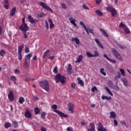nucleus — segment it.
<instances>
[{
  "label": "nucleus",
  "mask_w": 131,
  "mask_h": 131,
  "mask_svg": "<svg viewBox=\"0 0 131 131\" xmlns=\"http://www.w3.org/2000/svg\"><path fill=\"white\" fill-rule=\"evenodd\" d=\"M25 101V99L23 97H20L18 99V102L19 104H23Z\"/></svg>",
  "instance_id": "30"
},
{
  "label": "nucleus",
  "mask_w": 131,
  "mask_h": 131,
  "mask_svg": "<svg viewBox=\"0 0 131 131\" xmlns=\"http://www.w3.org/2000/svg\"><path fill=\"white\" fill-rule=\"evenodd\" d=\"M67 131H73V129H71V127H68L67 128Z\"/></svg>",
  "instance_id": "63"
},
{
  "label": "nucleus",
  "mask_w": 131,
  "mask_h": 131,
  "mask_svg": "<svg viewBox=\"0 0 131 131\" xmlns=\"http://www.w3.org/2000/svg\"><path fill=\"white\" fill-rule=\"evenodd\" d=\"M19 29H20L21 31H27L28 29H29V28L27 26V24H22L19 27Z\"/></svg>",
  "instance_id": "9"
},
{
  "label": "nucleus",
  "mask_w": 131,
  "mask_h": 131,
  "mask_svg": "<svg viewBox=\"0 0 131 131\" xmlns=\"http://www.w3.org/2000/svg\"><path fill=\"white\" fill-rule=\"evenodd\" d=\"M103 57H104V58H106L107 60H108V61H110V62H111V63H113V64H115V63H116V60L109 58V57H108V56L106 54H104Z\"/></svg>",
  "instance_id": "15"
},
{
  "label": "nucleus",
  "mask_w": 131,
  "mask_h": 131,
  "mask_svg": "<svg viewBox=\"0 0 131 131\" xmlns=\"http://www.w3.org/2000/svg\"><path fill=\"white\" fill-rule=\"evenodd\" d=\"M58 68L57 67H55V68L53 70V72L54 73H58Z\"/></svg>",
  "instance_id": "52"
},
{
  "label": "nucleus",
  "mask_w": 131,
  "mask_h": 131,
  "mask_svg": "<svg viewBox=\"0 0 131 131\" xmlns=\"http://www.w3.org/2000/svg\"><path fill=\"white\" fill-rule=\"evenodd\" d=\"M121 77V75H120V73L119 72H118V75H116L115 77V81H118V79Z\"/></svg>",
  "instance_id": "25"
},
{
  "label": "nucleus",
  "mask_w": 131,
  "mask_h": 131,
  "mask_svg": "<svg viewBox=\"0 0 131 131\" xmlns=\"http://www.w3.org/2000/svg\"><path fill=\"white\" fill-rule=\"evenodd\" d=\"M13 124L14 127H15V128L18 127V123H17V122H16V121H13Z\"/></svg>",
  "instance_id": "48"
},
{
  "label": "nucleus",
  "mask_w": 131,
  "mask_h": 131,
  "mask_svg": "<svg viewBox=\"0 0 131 131\" xmlns=\"http://www.w3.org/2000/svg\"><path fill=\"white\" fill-rule=\"evenodd\" d=\"M111 51L117 59H118L119 60H121V56L120 55V54H119V53H118V52H117V51H116L114 48H112Z\"/></svg>",
  "instance_id": "8"
},
{
  "label": "nucleus",
  "mask_w": 131,
  "mask_h": 131,
  "mask_svg": "<svg viewBox=\"0 0 131 131\" xmlns=\"http://www.w3.org/2000/svg\"><path fill=\"white\" fill-rule=\"evenodd\" d=\"M91 128L88 129V131H95L96 127H95V124L93 123H90Z\"/></svg>",
  "instance_id": "20"
},
{
  "label": "nucleus",
  "mask_w": 131,
  "mask_h": 131,
  "mask_svg": "<svg viewBox=\"0 0 131 131\" xmlns=\"http://www.w3.org/2000/svg\"><path fill=\"white\" fill-rule=\"evenodd\" d=\"M46 115H47V114L45 112H43L41 114V118H42V119H46Z\"/></svg>",
  "instance_id": "39"
},
{
  "label": "nucleus",
  "mask_w": 131,
  "mask_h": 131,
  "mask_svg": "<svg viewBox=\"0 0 131 131\" xmlns=\"http://www.w3.org/2000/svg\"><path fill=\"white\" fill-rule=\"evenodd\" d=\"M11 80L13 81L14 83V84H16L17 83V78L15 77V76H11L10 77Z\"/></svg>",
  "instance_id": "23"
},
{
  "label": "nucleus",
  "mask_w": 131,
  "mask_h": 131,
  "mask_svg": "<svg viewBox=\"0 0 131 131\" xmlns=\"http://www.w3.org/2000/svg\"><path fill=\"white\" fill-rule=\"evenodd\" d=\"M80 25L83 26V27H84V29H85L86 28V26H85V25H84V23H83V21H80Z\"/></svg>",
  "instance_id": "47"
},
{
  "label": "nucleus",
  "mask_w": 131,
  "mask_h": 131,
  "mask_svg": "<svg viewBox=\"0 0 131 131\" xmlns=\"http://www.w3.org/2000/svg\"><path fill=\"white\" fill-rule=\"evenodd\" d=\"M25 116L26 118H30L31 117V114L28 110H26L25 112Z\"/></svg>",
  "instance_id": "11"
},
{
  "label": "nucleus",
  "mask_w": 131,
  "mask_h": 131,
  "mask_svg": "<svg viewBox=\"0 0 131 131\" xmlns=\"http://www.w3.org/2000/svg\"><path fill=\"white\" fill-rule=\"evenodd\" d=\"M69 21H70V23L73 24V25H74V26H75V27H77V25H76V24H75V21H76V19H75V18H73V17H70L69 19Z\"/></svg>",
  "instance_id": "12"
},
{
  "label": "nucleus",
  "mask_w": 131,
  "mask_h": 131,
  "mask_svg": "<svg viewBox=\"0 0 131 131\" xmlns=\"http://www.w3.org/2000/svg\"><path fill=\"white\" fill-rule=\"evenodd\" d=\"M95 40L96 43L99 46V48H101V49H104V47L103 46L102 43H101V42H100V40H99V39H95Z\"/></svg>",
  "instance_id": "19"
},
{
  "label": "nucleus",
  "mask_w": 131,
  "mask_h": 131,
  "mask_svg": "<svg viewBox=\"0 0 131 131\" xmlns=\"http://www.w3.org/2000/svg\"><path fill=\"white\" fill-rule=\"evenodd\" d=\"M4 7L5 9H6V10H9V7H10V6L9 5V4H6L4 5Z\"/></svg>",
  "instance_id": "54"
},
{
  "label": "nucleus",
  "mask_w": 131,
  "mask_h": 131,
  "mask_svg": "<svg viewBox=\"0 0 131 131\" xmlns=\"http://www.w3.org/2000/svg\"><path fill=\"white\" fill-rule=\"evenodd\" d=\"M83 59V56L79 55L77 60L75 61V63H80L81 61H82Z\"/></svg>",
  "instance_id": "22"
},
{
  "label": "nucleus",
  "mask_w": 131,
  "mask_h": 131,
  "mask_svg": "<svg viewBox=\"0 0 131 131\" xmlns=\"http://www.w3.org/2000/svg\"><path fill=\"white\" fill-rule=\"evenodd\" d=\"M24 67H25L26 69H28V67H29V63H28V62L27 60H25V61L24 62Z\"/></svg>",
  "instance_id": "32"
},
{
  "label": "nucleus",
  "mask_w": 131,
  "mask_h": 131,
  "mask_svg": "<svg viewBox=\"0 0 131 131\" xmlns=\"http://www.w3.org/2000/svg\"><path fill=\"white\" fill-rule=\"evenodd\" d=\"M68 72L69 74H72V66H71V64L69 63L68 65Z\"/></svg>",
  "instance_id": "18"
},
{
  "label": "nucleus",
  "mask_w": 131,
  "mask_h": 131,
  "mask_svg": "<svg viewBox=\"0 0 131 131\" xmlns=\"http://www.w3.org/2000/svg\"><path fill=\"white\" fill-rule=\"evenodd\" d=\"M34 101H38V97L37 96H34Z\"/></svg>",
  "instance_id": "60"
},
{
  "label": "nucleus",
  "mask_w": 131,
  "mask_h": 131,
  "mask_svg": "<svg viewBox=\"0 0 131 131\" xmlns=\"http://www.w3.org/2000/svg\"><path fill=\"white\" fill-rule=\"evenodd\" d=\"M91 91L92 93H94L95 91H98V89H97V87L94 86L91 89Z\"/></svg>",
  "instance_id": "49"
},
{
  "label": "nucleus",
  "mask_w": 131,
  "mask_h": 131,
  "mask_svg": "<svg viewBox=\"0 0 131 131\" xmlns=\"http://www.w3.org/2000/svg\"><path fill=\"white\" fill-rule=\"evenodd\" d=\"M89 31H90V33H92V34H93V35H95V33H94V30H93V29H90L89 30Z\"/></svg>",
  "instance_id": "59"
},
{
  "label": "nucleus",
  "mask_w": 131,
  "mask_h": 131,
  "mask_svg": "<svg viewBox=\"0 0 131 131\" xmlns=\"http://www.w3.org/2000/svg\"><path fill=\"white\" fill-rule=\"evenodd\" d=\"M0 55L2 56V57H4V56L6 55V51L4 50H1Z\"/></svg>",
  "instance_id": "42"
},
{
  "label": "nucleus",
  "mask_w": 131,
  "mask_h": 131,
  "mask_svg": "<svg viewBox=\"0 0 131 131\" xmlns=\"http://www.w3.org/2000/svg\"><path fill=\"white\" fill-rule=\"evenodd\" d=\"M100 31H101L102 34L105 37H109V36L108 35V34H107V32L105 31L102 29H100Z\"/></svg>",
  "instance_id": "17"
},
{
  "label": "nucleus",
  "mask_w": 131,
  "mask_h": 131,
  "mask_svg": "<svg viewBox=\"0 0 131 131\" xmlns=\"http://www.w3.org/2000/svg\"><path fill=\"white\" fill-rule=\"evenodd\" d=\"M61 7H62V9H64V10H66V9H67V7L65 4H61Z\"/></svg>",
  "instance_id": "53"
},
{
  "label": "nucleus",
  "mask_w": 131,
  "mask_h": 131,
  "mask_svg": "<svg viewBox=\"0 0 131 131\" xmlns=\"http://www.w3.org/2000/svg\"><path fill=\"white\" fill-rule=\"evenodd\" d=\"M124 31L126 34H129V33H130V31L129 30V29L127 28V27L124 29Z\"/></svg>",
  "instance_id": "37"
},
{
  "label": "nucleus",
  "mask_w": 131,
  "mask_h": 131,
  "mask_svg": "<svg viewBox=\"0 0 131 131\" xmlns=\"http://www.w3.org/2000/svg\"><path fill=\"white\" fill-rule=\"evenodd\" d=\"M120 27H122V28H124V29H125L127 27L126 26V25L123 24L122 22H121L120 24Z\"/></svg>",
  "instance_id": "44"
},
{
  "label": "nucleus",
  "mask_w": 131,
  "mask_h": 131,
  "mask_svg": "<svg viewBox=\"0 0 131 131\" xmlns=\"http://www.w3.org/2000/svg\"><path fill=\"white\" fill-rule=\"evenodd\" d=\"M101 99L102 100H107V101H110V100H111V97H107L106 96H104L103 95L102 96H101Z\"/></svg>",
  "instance_id": "29"
},
{
  "label": "nucleus",
  "mask_w": 131,
  "mask_h": 131,
  "mask_svg": "<svg viewBox=\"0 0 131 131\" xmlns=\"http://www.w3.org/2000/svg\"><path fill=\"white\" fill-rule=\"evenodd\" d=\"M24 48V45L18 46V60H22V49Z\"/></svg>",
  "instance_id": "7"
},
{
  "label": "nucleus",
  "mask_w": 131,
  "mask_h": 131,
  "mask_svg": "<svg viewBox=\"0 0 131 131\" xmlns=\"http://www.w3.org/2000/svg\"><path fill=\"white\" fill-rule=\"evenodd\" d=\"M40 6H41L43 9H45V10H47V11L53 13V10L51 9L50 7L47 6L45 3L42 2H40Z\"/></svg>",
  "instance_id": "5"
},
{
  "label": "nucleus",
  "mask_w": 131,
  "mask_h": 131,
  "mask_svg": "<svg viewBox=\"0 0 131 131\" xmlns=\"http://www.w3.org/2000/svg\"><path fill=\"white\" fill-rule=\"evenodd\" d=\"M50 52V50H47L44 53L43 55V59H45V58H46V57H47L48 56V54H49V53Z\"/></svg>",
  "instance_id": "41"
},
{
  "label": "nucleus",
  "mask_w": 131,
  "mask_h": 131,
  "mask_svg": "<svg viewBox=\"0 0 131 131\" xmlns=\"http://www.w3.org/2000/svg\"><path fill=\"white\" fill-rule=\"evenodd\" d=\"M106 10L107 12H110V13H111L113 17H116L117 15V11H116V9L113 8V7L108 6L106 8Z\"/></svg>",
  "instance_id": "4"
},
{
  "label": "nucleus",
  "mask_w": 131,
  "mask_h": 131,
  "mask_svg": "<svg viewBox=\"0 0 131 131\" xmlns=\"http://www.w3.org/2000/svg\"><path fill=\"white\" fill-rule=\"evenodd\" d=\"M44 16L45 13L43 12H41V13L38 14V17H39V18H42V17H43Z\"/></svg>",
  "instance_id": "45"
},
{
  "label": "nucleus",
  "mask_w": 131,
  "mask_h": 131,
  "mask_svg": "<svg viewBox=\"0 0 131 131\" xmlns=\"http://www.w3.org/2000/svg\"><path fill=\"white\" fill-rule=\"evenodd\" d=\"M72 41H75L77 45H79V43H80V41H79V39L77 37L72 38Z\"/></svg>",
  "instance_id": "24"
},
{
  "label": "nucleus",
  "mask_w": 131,
  "mask_h": 131,
  "mask_svg": "<svg viewBox=\"0 0 131 131\" xmlns=\"http://www.w3.org/2000/svg\"><path fill=\"white\" fill-rule=\"evenodd\" d=\"M96 3L97 5H99L101 2H102V0H95Z\"/></svg>",
  "instance_id": "62"
},
{
  "label": "nucleus",
  "mask_w": 131,
  "mask_h": 131,
  "mask_svg": "<svg viewBox=\"0 0 131 131\" xmlns=\"http://www.w3.org/2000/svg\"><path fill=\"white\" fill-rule=\"evenodd\" d=\"M86 54L88 57H89V58H91V57L94 58V54H92V53H91V52H86Z\"/></svg>",
  "instance_id": "38"
},
{
  "label": "nucleus",
  "mask_w": 131,
  "mask_h": 131,
  "mask_svg": "<svg viewBox=\"0 0 131 131\" xmlns=\"http://www.w3.org/2000/svg\"><path fill=\"white\" fill-rule=\"evenodd\" d=\"M39 112H40V111L39 110V108L38 107H35L34 108V113L36 114V115H37V114H38Z\"/></svg>",
  "instance_id": "35"
},
{
  "label": "nucleus",
  "mask_w": 131,
  "mask_h": 131,
  "mask_svg": "<svg viewBox=\"0 0 131 131\" xmlns=\"http://www.w3.org/2000/svg\"><path fill=\"white\" fill-rule=\"evenodd\" d=\"M120 123L123 124V125H126V123H125V121H121Z\"/></svg>",
  "instance_id": "61"
},
{
  "label": "nucleus",
  "mask_w": 131,
  "mask_h": 131,
  "mask_svg": "<svg viewBox=\"0 0 131 131\" xmlns=\"http://www.w3.org/2000/svg\"><path fill=\"white\" fill-rule=\"evenodd\" d=\"M26 53H29V48L28 47H26V50H25Z\"/></svg>",
  "instance_id": "64"
},
{
  "label": "nucleus",
  "mask_w": 131,
  "mask_h": 131,
  "mask_svg": "<svg viewBox=\"0 0 131 131\" xmlns=\"http://www.w3.org/2000/svg\"><path fill=\"white\" fill-rule=\"evenodd\" d=\"M28 19L29 22H30V23H31V24H34V23H35V22H37V20H34V19H33V17L30 15H29L28 16Z\"/></svg>",
  "instance_id": "13"
},
{
  "label": "nucleus",
  "mask_w": 131,
  "mask_h": 131,
  "mask_svg": "<svg viewBox=\"0 0 131 131\" xmlns=\"http://www.w3.org/2000/svg\"><path fill=\"white\" fill-rule=\"evenodd\" d=\"M98 127H99L98 129L104 128V126H103V124H102V123H98Z\"/></svg>",
  "instance_id": "46"
},
{
  "label": "nucleus",
  "mask_w": 131,
  "mask_h": 131,
  "mask_svg": "<svg viewBox=\"0 0 131 131\" xmlns=\"http://www.w3.org/2000/svg\"><path fill=\"white\" fill-rule=\"evenodd\" d=\"M12 124L10 122L6 123L4 125L5 128H9V127H11Z\"/></svg>",
  "instance_id": "34"
},
{
  "label": "nucleus",
  "mask_w": 131,
  "mask_h": 131,
  "mask_svg": "<svg viewBox=\"0 0 131 131\" xmlns=\"http://www.w3.org/2000/svg\"><path fill=\"white\" fill-rule=\"evenodd\" d=\"M8 98L11 102L14 101V96L13 95V92H12L11 91H9L8 94Z\"/></svg>",
  "instance_id": "14"
},
{
  "label": "nucleus",
  "mask_w": 131,
  "mask_h": 131,
  "mask_svg": "<svg viewBox=\"0 0 131 131\" xmlns=\"http://www.w3.org/2000/svg\"><path fill=\"white\" fill-rule=\"evenodd\" d=\"M16 10H17V7H14L10 10V16H13L15 15V13H16Z\"/></svg>",
  "instance_id": "16"
},
{
  "label": "nucleus",
  "mask_w": 131,
  "mask_h": 131,
  "mask_svg": "<svg viewBox=\"0 0 131 131\" xmlns=\"http://www.w3.org/2000/svg\"><path fill=\"white\" fill-rule=\"evenodd\" d=\"M94 57H99V53L97 51L94 52Z\"/></svg>",
  "instance_id": "51"
},
{
  "label": "nucleus",
  "mask_w": 131,
  "mask_h": 131,
  "mask_svg": "<svg viewBox=\"0 0 131 131\" xmlns=\"http://www.w3.org/2000/svg\"><path fill=\"white\" fill-rule=\"evenodd\" d=\"M46 27L47 29L49 30V23H48V20H46Z\"/></svg>",
  "instance_id": "57"
},
{
  "label": "nucleus",
  "mask_w": 131,
  "mask_h": 131,
  "mask_svg": "<svg viewBox=\"0 0 131 131\" xmlns=\"http://www.w3.org/2000/svg\"><path fill=\"white\" fill-rule=\"evenodd\" d=\"M40 86L42 88L43 90H45L46 92L50 91V85L49 82L47 80H43L39 82Z\"/></svg>",
  "instance_id": "3"
},
{
  "label": "nucleus",
  "mask_w": 131,
  "mask_h": 131,
  "mask_svg": "<svg viewBox=\"0 0 131 131\" xmlns=\"http://www.w3.org/2000/svg\"><path fill=\"white\" fill-rule=\"evenodd\" d=\"M104 68H101L100 70V73H101V74H102V75H104V76H106V73L104 72Z\"/></svg>",
  "instance_id": "40"
},
{
  "label": "nucleus",
  "mask_w": 131,
  "mask_h": 131,
  "mask_svg": "<svg viewBox=\"0 0 131 131\" xmlns=\"http://www.w3.org/2000/svg\"><path fill=\"white\" fill-rule=\"evenodd\" d=\"M83 8L85 10H90V8H89V7H88L86 4L83 5Z\"/></svg>",
  "instance_id": "50"
},
{
  "label": "nucleus",
  "mask_w": 131,
  "mask_h": 131,
  "mask_svg": "<svg viewBox=\"0 0 131 131\" xmlns=\"http://www.w3.org/2000/svg\"><path fill=\"white\" fill-rule=\"evenodd\" d=\"M52 109L54 110V112L57 114H58V115H59V116H60L61 117H64L65 118H67V117H68V115L64 114L63 113L60 111L57 110V108H58V106L57 105H52Z\"/></svg>",
  "instance_id": "2"
},
{
  "label": "nucleus",
  "mask_w": 131,
  "mask_h": 131,
  "mask_svg": "<svg viewBox=\"0 0 131 131\" xmlns=\"http://www.w3.org/2000/svg\"><path fill=\"white\" fill-rule=\"evenodd\" d=\"M120 71L122 76H125V73L124 72V70H123V69H120Z\"/></svg>",
  "instance_id": "43"
},
{
  "label": "nucleus",
  "mask_w": 131,
  "mask_h": 131,
  "mask_svg": "<svg viewBox=\"0 0 131 131\" xmlns=\"http://www.w3.org/2000/svg\"><path fill=\"white\" fill-rule=\"evenodd\" d=\"M105 90L107 92V93L112 96V97H113V93L111 92V91L108 88V87H105Z\"/></svg>",
  "instance_id": "36"
},
{
  "label": "nucleus",
  "mask_w": 131,
  "mask_h": 131,
  "mask_svg": "<svg viewBox=\"0 0 131 131\" xmlns=\"http://www.w3.org/2000/svg\"><path fill=\"white\" fill-rule=\"evenodd\" d=\"M114 123L116 126H117L118 125V122H117V120H114Z\"/></svg>",
  "instance_id": "55"
},
{
  "label": "nucleus",
  "mask_w": 131,
  "mask_h": 131,
  "mask_svg": "<svg viewBox=\"0 0 131 131\" xmlns=\"http://www.w3.org/2000/svg\"><path fill=\"white\" fill-rule=\"evenodd\" d=\"M15 73H16V74H20V71L18 69H15Z\"/></svg>",
  "instance_id": "58"
},
{
  "label": "nucleus",
  "mask_w": 131,
  "mask_h": 131,
  "mask_svg": "<svg viewBox=\"0 0 131 131\" xmlns=\"http://www.w3.org/2000/svg\"><path fill=\"white\" fill-rule=\"evenodd\" d=\"M95 13L97 14V15L100 16H102L103 15V12H102V11H101L100 10H96L95 11Z\"/></svg>",
  "instance_id": "27"
},
{
  "label": "nucleus",
  "mask_w": 131,
  "mask_h": 131,
  "mask_svg": "<svg viewBox=\"0 0 131 131\" xmlns=\"http://www.w3.org/2000/svg\"><path fill=\"white\" fill-rule=\"evenodd\" d=\"M32 53H30L28 54L25 57V60L29 61L30 60V58L32 57Z\"/></svg>",
  "instance_id": "26"
},
{
  "label": "nucleus",
  "mask_w": 131,
  "mask_h": 131,
  "mask_svg": "<svg viewBox=\"0 0 131 131\" xmlns=\"http://www.w3.org/2000/svg\"><path fill=\"white\" fill-rule=\"evenodd\" d=\"M55 78L56 83H58V82H60V81L61 83H62V84H64V83H65L66 77H65L63 75H61V74H57L56 76H55Z\"/></svg>",
  "instance_id": "1"
},
{
  "label": "nucleus",
  "mask_w": 131,
  "mask_h": 131,
  "mask_svg": "<svg viewBox=\"0 0 131 131\" xmlns=\"http://www.w3.org/2000/svg\"><path fill=\"white\" fill-rule=\"evenodd\" d=\"M24 34V38H27V37H28V36H27V35L26 34V31H24V32L23 33Z\"/></svg>",
  "instance_id": "56"
},
{
  "label": "nucleus",
  "mask_w": 131,
  "mask_h": 131,
  "mask_svg": "<svg viewBox=\"0 0 131 131\" xmlns=\"http://www.w3.org/2000/svg\"><path fill=\"white\" fill-rule=\"evenodd\" d=\"M77 80L78 81V84H80L82 86H83L84 85V82H83V81L82 80H80V78H77Z\"/></svg>",
  "instance_id": "31"
},
{
  "label": "nucleus",
  "mask_w": 131,
  "mask_h": 131,
  "mask_svg": "<svg viewBox=\"0 0 131 131\" xmlns=\"http://www.w3.org/2000/svg\"><path fill=\"white\" fill-rule=\"evenodd\" d=\"M122 81L124 85H125V86H127V85H128L127 79L124 78V79H122Z\"/></svg>",
  "instance_id": "28"
},
{
  "label": "nucleus",
  "mask_w": 131,
  "mask_h": 131,
  "mask_svg": "<svg viewBox=\"0 0 131 131\" xmlns=\"http://www.w3.org/2000/svg\"><path fill=\"white\" fill-rule=\"evenodd\" d=\"M74 106L73 103H69L68 104V110L71 113H73L74 112Z\"/></svg>",
  "instance_id": "10"
},
{
  "label": "nucleus",
  "mask_w": 131,
  "mask_h": 131,
  "mask_svg": "<svg viewBox=\"0 0 131 131\" xmlns=\"http://www.w3.org/2000/svg\"><path fill=\"white\" fill-rule=\"evenodd\" d=\"M110 118H115L116 117V114H115V113L114 112H112L110 113Z\"/></svg>",
  "instance_id": "33"
},
{
  "label": "nucleus",
  "mask_w": 131,
  "mask_h": 131,
  "mask_svg": "<svg viewBox=\"0 0 131 131\" xmlns=\"http://www.w3.org/2000/svg\"><path fill=\"white\" fill-rule=\"evenodd\" d=\"M108 85L110 88L113 89V90H115V91H119V87L117 85H115L113 84V82L112 81H109L108 82Z\"/></svg>",
  "instance_id": "6"
},
{
  "label": "nucleus",
  "mask_w": 131,
  "mask_h": 131,
  "mask_svg": "<svg viewBox=\"0 0 131 131\" xmlns=\"http://www.w3.org/2000/svg\"><path fill=\"white\" fill-rule=\"evenodd\" d=\"M48 21L50 23V29H52V28H54L55 27V25L53 23V20L51 19H49Z\"/></svg>",
  "instance_id": "21"
}]
</instances>
